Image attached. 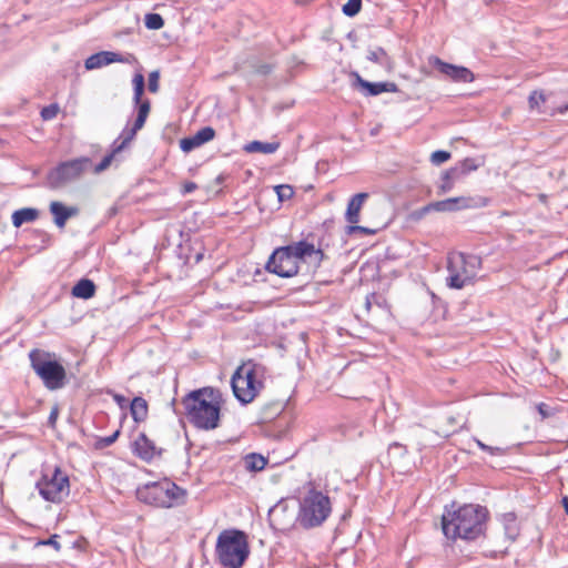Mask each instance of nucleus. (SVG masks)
Instances as JSON below:
<instances>
[{
  "label": "nucleus",
  "mask_w": 568,
  "mask_h": 568,
  "mask_svg": "<svg viewBox=\"0 0 568 568\" xmlns=\"http://www.w3.org/2000/svg\"><path fill=\"white\" fill-rule=\"evenodd\" d=\"M221 394L212 387H204L187 394L182 404L191 424L204 430L220 425Z\"/></svg>",
  "instance_id": "nucleus-1"
},
{
  "label": "nucleus",
  "mask_w": 568,
  "mask_h": 568,
  "mask_svg": "<svg viewBox=\"0 0 568 568\" xmlns=\"http://www.w3.org/2000/svg\"><path fill=\"white\" fill-rule=\"evenodd\" d=\"M323 252L305 241L276 248L266 263V270L281 277H292L298 273L300 263L310 261L320 264Z\"/></svg>",
  "instance_id": "nucleus-2"
},
{
  "label": "nucleus",
  "mask_w": 568,
  "mask_h": 568,
  "mask_svg": "<svg viewBox=\"0 0 568 568\" xmlns=\"http://www.w3.org/2000/svg\"><path fill=\"white\" fill-rule=\"evenodd\" d=\"M486 516V508L479 505H465L456 511L443 515V532L447 538L473 540L483 532Z\"/></svg>",
  "instance_id": "nucleus-3"
},
{
  "label": "nucleus",
  "mask_w": 568,
  "mask_h": 568,
  "mask_svg": "<svg viewBox=\"0 0 568 568\" xmlns=\"http://www.w3.org/2000/svg\"><path fill=\"white\" fill-rule=\"evenodd\" d=\"M215 555L224 568H242L250 555L247 535L239 529H225L220 532Z\"/></svg>",
  "instance_id": "nucleus-4"
},
{
  "label": "nucleus",
  "mask_w": 568,
  "mask_h": 568,
  "mask_svg": "<svg viewBox=\"0 0 568 568\" xmlns=\"http://www.w3.org/2000/svg\"><path fill=\"white\" fill-rule=\"evenodd\" d=\"M481 267V260L474 254L450 253L447 257V286L460 290L471 284Z\"/></svg>",
  "instance_id": "nucleus-5"
},
{
  "label": "nucleus",
  "mask_w": 568,
  "mask_h": 568,
  "mask_svg": "<svg viewBox=\"0 0 568 568\" xmlns=\"http://www.w3.org/2000/svg\"><path fill=\"white\" fill-rule=\"evenodd\" d=\"M139 500L156 507L170 508L184 498V490L169 479L153 481L136 489Z\"/></svg>",
  "instance_id": "nucleus-6"
},
{
  "label": "nucleus",
  "mask_w": 568,
  "mask_h": 568,
  "mask_svg": "<svg viewBox=\"0 0 568 568\" xmlns=\"http://www.w3.org/2000/svg\"><path fill=\"white\" fill-rule=\"evenodd\" d=\"M32 369L49 389H58L64 385L65 369L55 361V354L34 348L29 353Z\"/></svg>",
  "instance_id": "nucleus-7"
},
{
  "label": "nucleus",
  "mask_w": 568,
  "mask_h": 568,
  "mask_svg": "<svg viewBox=\"0 0 568 568\" xmlns=\"http://www.w3.org/2000/svg\"><path fill=\"white\" fill-rule=\"evenodd\" d=\"M332 511L328 496L311 489L300 504L298 521L304 528L321 526Z\"/></svg>",
  "instance_id": "nucleus-8"
},
{
  "label": "nucleus",
  "mask_w": 568,
  "mask_h": 568,
  "mask_svg": "<svg viewBox=\"0 0 568 568\" xmlns=\"http://www.w3.org/2000/svg\"><path fill=\"white\" fill-rule=\"evenodd\" d=\"M231 385L234 396L243 404L251 403L263 388L257 368L251 363L244 364L235 371Z\"/></svg>",
  "instance_id": "nucleus-9"
},
{
  "label": "nucleus",
  "mask_w": 568,
  "mask_h": 568,
  "mask_svg": "<svg viewBox=\"0 0 568 568\" xmlns=\"http://www.w3.org/2000/svg\"><path fill=\"white\" fill-rule=\"evenodd\" d=\"M92 168L91 159L87 156L63 162L48 174V184L52 189H59L69 182L80 179Z\"/></svg>",
  "instance_id": "nucleus-10"
},
{
  "label": "nucleus",
  "mask_w": 568,
  "mask_h": 568,
  "mask_svg": "<svg viewBox=\"0 0 568 568\" xmlns=\"http://www.w3.org/2000/svg\"><path fill=\"white\" fill-rule=\"evenodd\" d=\"M69 478L59 468L51 476L43 475L37 483L40 496L51 503H61L70 491Z\"/></svg>",
  "instance_id": "nucleus-11"
},
{
  "label": "nucleus",
  "mask_w": 568,
  "mask_h": 568,
  "mask_svg": "<svg viewBox=\"0 0 568 568\" xmlns=\"http://www.w3.org/2000/svg\"><path fill=\"white\" fill-rule=\"evenodd\" d=\"M433 212H455L466 209H478L487 205L483 196H457L443 201L432 202Z\"/></svg>",
  "instance_id": "nucleus-12"
},
{
  "label": "nucleus",
  "mask_w": 568,
  "mask_h": 568,
  "mask_svg": "<svg viewBox=\"0 0 568 568\" xmlns=\"http://www.w3.org/2000/svg\"><path fill=\"white\" fill-rule=\"evenodd\" d=\"M428 63L454 82L468 83L475 79L474 73L468 68L444 62L438 57L430 55Z\"/></svg>",
  "instance_id": "nucleus-13"
},
{
  "label": "nucleus",
  "mask_w": 568,
  "mask_h": 568,
  "mask_svg": "<svg viewBox=\"0 0 568 568\" xmlns=\"http://www.w3.org/2000/svg\"><path fill=\"white\" fill-rule=\"evenodd\" d=\"M114 62L131 64L136 62V58L131 53L122 55L112 51H100L98 53L91 54L85 60L84 67L87 70H94Z\"/></svg>",
  "instance_id": "nucleus-14"
},
{
  "label": "nucleus",
  "mask_w": 568,
  "mask_h": 568,
  "mask_svg": "<svg viewBox=\"0 0 568 568\" xmlns=\"http://www.w3.org/2000/svg\"><path fill=\"white\" fill-rule=\"evenodd\" d=\"M356 84L364 91L365 95L375 97L384 92L395 93L398 87L394 82H368L364 80L358 73H354Z\"/></svg>",
  "instance_id": "nucleus-15"
},
{
  "label": "nucleus",
  "mask_w": 568,
  "mask_h": 568,
  "mask_svg": "<svg viewBox=\"0 0 568 568\" xmlns=\"http://www.w3.org/2000/svg\"><path fill=\"white\" fill-rule=\"evenodd\" d=\"M214 135L215 131L211 126L202 128L194 135L182 139L180 141V148L183 152H191L192 150L213 140Z\"/></svg>",
  "instance_id": "nucleus-16"
},
{
  "label": "nucleus",
  "mask_w": 568,
  "mask_h": 568,
  "mask_svg": "<svg viewBox=\"0 0 568 568\" xmlns=\"http://www.w3.org/2000/svg\"><path fill=\"white\" fill-rule=\"evenodd\" d=\"M50 212L53 215L55 225L62 229L70 217L78 214L79 210L73 206H65L61 202L53 201L50 204Z\"/></svg>",
  "instance_id": "nucleus-17"
},
{
  "label": "nucleus",
  "mask_w": 568,
  "mask_h": 568,
  "mask_svg": "<svg viewBox=\"0 0 568 568\" xmlns=\"http://www.w3.org/2000/svg\"><path fill=\"white\" fill-rule=\"evenodd\" d=\"M368 197L367 193H357L348 202L345 219L349 224H356L359 221V212L365 200Z\"/></svg>",
  "instance_id": "nucleus-18"
},
{
  "label": "nucleus",
  "mask_w": 568,
  "mask_h": 568,
  "mask_svg": "<svg viewBox=\"0 0 568 568\" xmlns=\"http://www.w3.org/2000/svg\"><path fill=\"white\" fill-rule=\"evenodd\" d=\"M134 453L142 459L150 460L155 454V447L145 434L141 433L133 444Z\"/></svg>",
  "instance_id": "nucleus-19"
},
{
  "label": "nucleus",
  "mask_w": 568,
  "mask_h": 568,
  "mask_svg": "<svg viewBox=\"0 0 568 568\" xmlns=\"http://www.w3.org/2000/svg\"><path fill=\"white\" fill-rule=\"evenodd\" d=\"M479 164L476 162L475 159H464L460 161L456 166L447 170V178H462L471 171L477 170Z\"/></svg>",
  "instance_id": "nucleus-20"
},
{
  "label": "nucleus",
  "mask_w": 568,
  "mask_h": 568,
  "mask_svg": "<svg viewBox=\"0 0 568 568\" xmlns=\"http://www.w3.org/2000/svg\"><path fill=\"white\" fill-rule=\"evenodd\" d=\"M39 217V211L33 207H24L13 212L12 224L20 227L24 223H31Z\"/></svg>",
  "instance_id": "nucleus-21"
},
{
  "label": "nucleus",
  "mask_w": 568,
  "mask_h": 568,
  "mask_svg": "<svg viewBox=\"0 0 568 568\" xmlns=\"http://www.w3.org/2000/svg\"><path fill=\"white\" fill-rule=\"evenodd\" d=\"M95 294V285L91 280L82 278L72 287V295L78 298H91Z\"/></svg>",
  "instance_id": "nucleus-22"
},
{
  "label": "nucleus",
  "mask_w": 568,
  "mask_h": 568,
  "mask_svg": "<svg viewBox=\"0 0 568 568\" xmlns=\"http://www.w3.org/2000/svg\"><path fill=\"white\" fill-rule=\"evenodd\" d=\"M367 59L372 62L378 63L383 67L387 72H390L394 68L393 60L386 53V51L382 48H376L371 50L367 54Z\"/></svg>",
  "instance_id": "nucleus-23"
},
{
  "label": "nucleus",
  "mask_w": 568,
  "mask_h": 568,
  "mask_svg": "<svg viewBox=\"0 0 568 568\" xmlns=\"http://www.w3.org/2000/svg\"><path fill=\"white\" fill-rule=\"evenodd\" d=\"M278 148H280V143H277V142L252 141L245 145L244 150L250 153L260 152V153H264V154H272Z\"/></svg>",
  "instance_id": "nucleus-24"
},
{
  "label": "nucleus",
  "mask_w": 568,
  "mask_h": 568,
  "mask_svg": "<svg viewBox=\"0 0 568 568\" xmlns=\"http://www.w3.org/2000/svg\"><path fill=\"white\" fill-rule=\"evenodd\" d=\"M130 410H131V415L135 422L139 423V422L144 420L148 415L146 400L143 399L142 397L133 398V400L131 402V405H130Z\"/></svg>",
  "instance_id": "nucleus-25"
},
{
  "label": "nucleus",
  "mask_w": 568,
  "mask_h": 568,
  "mask_svg": "<svg viewBox=\"0 0 568 568\" xmlns=\"http://www.w3.org/2000/svg\"><path fill=\"white\" fill-rule=\"evenodd\" d=\"M267 462L266 459L258 454H248L244 458V466L250 471H260L264 469Z\"/></svg>",
  "instance_id": "nucleus-26"
},
{
  "label": "nucleus",
  "mask_w": 568,
  "mask_h": 568,
  "mask_svg": "<svg viewBox=\"0 0 568 568\" xmlns=\"http://www.w3.org/2000/svg\"><path fill=\"white\" fill-rule=\"evenodd\" d=\"M138 131L133 128H124L118 140L114 141V152L122 151L135 136Z\"/></svg>",
  "instance_id": "nucleus-27"
},
{
  "label": "nucleus",
  "mask_w": 568,
  "mask_h": 568,
  "mask_svg": "<svg viewBox=\"0 0 568 568\" xmlns=\"http://www.w3.org/2000/svg\"><path fill=\"white\" fill-rule=\"evenodd\" d=\"M132 83H133V91H134L133 101H134V103H140L142 94L144 92V87H145L143 74L136 73L133 77Z\"/></svg>",
  "instance_id": "nucleus-28"
},
{
  "label": "nucleus",
  "mask_w": 568,
  "mask_h": 568,
  "mask_svg": "<svg viewBox=\"0 0 568 568\" xmlns=\"http://www.w3.org/2000/svg\"><path fill=\"white\" fill-rule=\"evenodd\" d=\"M144 24L150 30H159L164 26V20L159 13H148L144 18Z\"/></svg>",
  "instance_id": "nucleus-29"
},
{
  "label": "nucleus",
  "mask_w": 568,
  "mask_h": 568,
  "mask_svg": "<svg viewBox=\"0 0 568 568\" xmlns=\"http://www.w3.org/2000/svg\"><path fill=\"white\" fill-rule=\"evenodd\" d=\"M116 153L118 152H114V150H113L110 154L105 155L99 164H97L94 166L92 165L90 171H92L94 174L102 173L111 165L113 158Z\"/></svg>",
  "instance_id": "nucleus-30"
},
{
  "label": "nucleus",
  "mask_w": 568,
  "mask_h": 568,
  "mask_svg": "<svg viewBox=\"0 0 568 568\" xmlns=\"http://www.w3.org/2000/svg\"><path fill=\"white\" fill-rule=\"evenodd\" d=\"M362 0H348L343 6V13L347 17L356 16L361 10Z\"/></svg>",
  "instance_id": "nucleus-31"
},
{
  "label": "nucleus",
  "mask_w": 568,
  "mask_h": 568,
  "mask_svg": "<svg viewBox=\"0 0 568 568\" xmlns=\"http://www.w3.org/2000/svg\"><path fill=\"white\" fill-rule=\"evenodd\" d=\"M545 101L546 98L541 91H532L528 98L529 108L531 110L539 109Z\"/></svg>",
  "instance_id": "nucleus-32"
},
{
  "label": "nucleus",
  "mask_w": 568,
  "mask_h": 568,
  "mask_svg": "<svg viewBox=\"0 0 568 568\" xmlns=\"http://www.w3.org/2000/svg\"><path fill=\"white\" fill-rule=\"evenodd\" d=\"M276 194H277V197H278V201L280 202H284L286 200H290L293 194H294V191H293V187L290 186V185H286V184H282V185H276L274 187Z\"/></svg>",
  "instance_id": "nucleus-33"
},
{
  "label": "nucleus",
  "mask_w": 568,
  "mask_h": 568,
  "mask_svg": "<svg viewBox=\"0 0 568 568\" xmlns=\"http://www.w3.org/2000/svg\"><path fill=\"white\" fill-rule=\"evenodd\" d=\"M433 212L432 204H427L409 213L408 219L414 222L423 220L428 213Z\"/></svg>",
  "instance_id": "nucleus-34"
},
{
  "label": "nucleus",
  "mask_w": 568,
  "mask_h": 568,
  "mask_svg": "<svg viewBox=\"0 0 568 568\" xmlns=\"http://www.w3.org/2000/svg\"><path fill=\"white\" fill-rule=\"evenodd\" d=\"M458 179L459 178H453V176L447 178V171L444 172V174L442 176V183L438 186L439 193L443 194V193H447V192L452 191L455 181Z\"/></svg>",
  "instance_id": "nucleus-35"
},
{
  "label": "nucleus",
  "mask_w": 568,
  "mask_h": 568,
  "mask_svg": "<svg viewBox=\"0 0 568 568\" xmlns=\"http://www.w3.org/2000/svg\"><path fill=\"white\" fill-rule=\"evenodd\" d=\"M59 111H60V108H59L58 104H50L48 106H44L41 110V118L44 121L52 120V119H54L58 115Z\"/></svg>",
  "instance_id": "nucleus-36"
},
{
  "label": "nucleus",
  "mask_w": 568,
  "mask_h": 568,
  "mask_svg": "<svg viewBox=\"0 0 568 568\" xmlns=\"http://www.w3.org/2000/svg\"><path fill=\"white\" fill-rule=\"evenodd\" d=\"M450 159V153L446 151H435L432 153L430 161L435 165H439Z\"/></svg>",
  "instance_id": "nucleus-37"
},
{
  "label": "nucleus",
  "mask_w": 568,
  "mask_h": 568,
  "mask_svg": "<svg viewBox=\"0 0 568 568\" xmlns=\"http://www.w3.org/2000/svg\"><path fill=\"white\" fill-rule=\"evenodd\" d=\"M159 80H160V72L159 71H152L149 74L148 88H149L150 92L156 93L159 91Z\"/></svg>",
  "instance_id": "nucleus-38"
},
{
  "label": "nucleus",
  "mask_w": 568,
  "mask_h": 568,
  "mask_svg": "<svg viewBox=\"0 0 568 568\" xmlns=\"http://www.w3.org/2000/svg\"><path fill=\"white\" fill-rule=\"evenodd\" d=\"M476 444L481 450H484L490 455H503L504 454V450L500 447L488 446V445L484 444L483 442H480L479 439H476Z\"/></svg>",
  "instance_id": "nucleus-39"
},
{
  "label": "nucleus",
  "mask_w": 568,
  "mask_h": 568,
  "mask_svg": "<svg viewBox=\"0 0 568 568\" xmlns=\"http://www.w3.org/2000/svg\"><path fill=\"white\" fill-rule=\"evenodd\" d=\"M356 232H359V233H363V234H367V235H372L375 233L374 230L372 229H368V227H365V226H359V225H356V224H351L347 229V233L348 234H353V233H356Z\"/></svg>",
  "instance_id": "nucleus-40"
},
{
  "label": "nucleus",
  "mask_w": 568,
  "mask_h": 568,
  "mask_svg": "<svg viewBox=\"0 0 568 568\" xmlns=\"http://www.w3.org/2000/svg\"><path fill=\"white\" fill-rule=\"evenodd\" d=\"M136 104L139 105L138 115L148 118V115L150 113V108H151L150 101L149 100L140 101V103H136Z\"/></svg>",
  "instance_id": "nucleus-41"
},
{
  "label": "nucleus",
  "mask_w": 568,
  "mask_h": 568,
  "mask_svg": "<svg viewBox=\"0 0 568 568\" xmlns=\"http://www.w3.org/2000/svg\"><path fill=\"white\" fill-rule=\"evenodd\" d=\"M537 409L542 418H547L551 415L549 406L544 403L538 404Z\"/></svg>",
  "instance_id": "nucleus-42"
},
{
  "label": "nucleus",
  "mask_w": 568,
  "mask_h": 568,
  "mask_svg": "<svg viewBox=\"0 0 568 568\" xmlns=\"http://www.w3.org/2000/svg\"><path fill=\"white\" fill-rule=\"evenodd\" d=\"M145 121H146V118H144L142 115H138L132 128L135 131H139L144 126Z\"/></svg>",
  "instance_id": "nucleus-43"
},
{
  "label": "nucleus",
  "mask_w": 568,
  "mask_h": 568,
  "mask_svg": "<svg viewBox=\"0 0 568 568\" xmlns=\"http://www.w3.org/2000/svg\"><path fill=\"white\" fill-rule=\"evenodd\" d=\"M58 415H59V408L58 406H54L52 407L51 412H50V415H49V424L51 426H54L55 422H57V418H58Z\"/></svg>",
  "instance_id": "nucleus-44"
},
{
  "label": "nucleus",
  "mask_w": 568,
  "mask_h": 568,
  "mask_svg": "<svg viewBox=\"0 0 568 568\" xmlns=\"http://www.w3.org/2000/svg\"><path fill=\"white\" fill-rule=\"evenodd\" d=\"M42 544H43V545L52 546V547H54L57 550H59V549H60V544L58 542V540H57V536H55V535H54V536H52V537H50L48 540L43 541Z\"/></svg>",
  "instance_id": "nucleus-45"
},
{
  "label": "nucleus",
  "mask_w": 568,
  "mask_h": 568,
  "mask_svg": "<svg viewBox=\"0 0 568 568\" xmlns=\"http://www.w3.org/2000/svg\"><path fill=\"white\" fill-rule=\"evenodd\" d=\"M196 184L194 182H186L184 183L183 185V193H191L193 192L194 190H196Z\"/></svg>",
  "instance_id": "nucleus-46"
},
{
  "label": "nucleus",
  "mask_w": 568,
  "mask_h": 568,
  "mask_svg": "<svg viewBox=\"0 0 568 568\" xmlns=\"http://www.w3.org/2000/svg\"><path fill=\"white\" fill-rule=\"evenodd\" d=\"M119 436V430H116L114 434H112L111 436L109 437H105L103 438V443L105 446H110L111 444H113L115 442V439L118 438Z\"/></svg>",
  "instance_id": "nucleus-47"
},
{
  "label": "nucleus",
  "mask_w": 568,
  "mask_h": 568,
  "mask_svg": "<svg viewBox=\"0 0 568 568\" xmlns=\"http://www.w3.org/2000/svg\"><path fill=\"white\" fill-rule=\"evenodd\" d=\"M283 509H284V507H283V506H281V505H277V506H275L274 508H272V509L270 510V517H271V520H272V521H274V520H275L274 518H275V516L277 515V513H278L280 510H283Z\"/></svg>",
  "instance_id": "nucleus-48"
},
{
  "label": "nucleus",
  "mask_w": 568,
  "mask_h": 568,
  "mask_svg": "<svg viewBox=\"0 0 568 568\" xmlns=\"http://www.w3.org/2000/svg\"><path fill=\"white\" fill-rule=\"evenodd\" d=\"M113 398L121 407H123L126 404V399L122 395L114 394Z\"/></svg>",
  "instance_id": "nucleus-49"
},
{
  "label": "nucleus",
  "mask_w": 568,
  "mask_h": 568,
  "mask_svg": "<svg viewBox=\"0 0 568 568\" xmlns=\"http://www.w3.org/2000/svg\"><path fill=\"white\" fill-rule=\"evenodd\" d=\"M562 505H564L566 514L568 515V497L562 498Z\"/></svg>",
  "instance_id": "nucleus-50"
},
{
  "label": "nucleus",
  "mask_w": 568,
  "mask_h": 568,
  "mask_svg": "<svg viewBox=\"0 0 568 568\" xmlns=\"http://www.w3.org/2000/svg\"><path fill=\"white\" fill-rule=\"evenodd\" d=\"M506 517L509 519V523L515 524V518L513 515L509 514Z\"/></svg>",
  "instance_id": "nucleus-51"
},
{
  "label": "nucleus",
  "mask_w": 568,
  "mask_h": 568,
  "mask_svg": "<svg viewBox=\"0 0 568 568\" xmlns=\"http://www.w3.org/2000/svg\"><path fill=\"white\" fill-rule=\"evenodd\" d=\"M508 534H509L510 538H513V539H514L515 534H510V532H508Z\"/></svg>",
  "instance_id": "nucleus-52"
}]
</instances>
